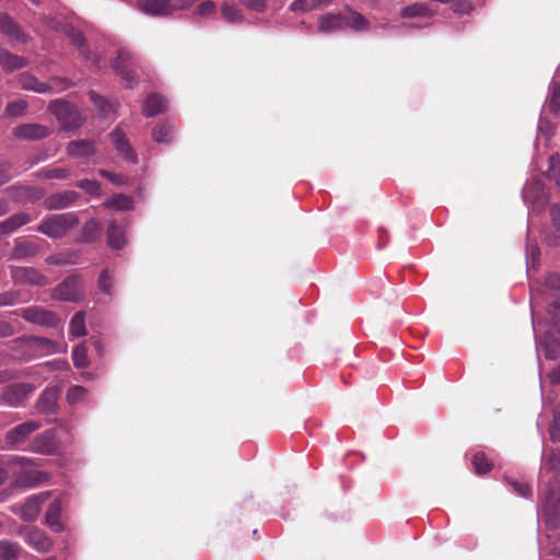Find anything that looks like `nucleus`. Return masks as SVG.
<instances>
[{"label":"nucleus","mask_w":560,"mask_h":560,"mask_svg":"<svg viewBox=\"0 0 560 560\" xmlns=\"http://www.w3.org/2000/svg\"><path fill=\"white\" fill-rule=\"evenodd\" d=\"M100 175L115 185H122L127 183V177L122 174H116L109 171L101 170Z\"/></svg>","instance_id":"54"},{"label":"nucleus","mask_w":560,"mask_h":560,"mask_svg":"<svg viewBox=\"0 0 560 560\" xmlns=\"http://www.w3.org/2000/svg\"><path fill=\"white\" fill-rule=\"evenodd\" d=\"M31 201H37L44 197V190L37 187H24L21 188Z\"/></svg>","instance_id":"59"},{"label":"nucleus","mask_w":560,"mask_h":560,"mask_svg":"<svg viewBox=\"0 0 560 560\" xmlns=\"http://www.w3.org/2000/svg\"><path fill=\"white\" fill-rule=\"evenodd\" d=\"M550 439L560 442V417L556 418L549 429Z\"/></svg>","instance_id":"62"},{"label":"nucleus","mask_w":560,"mask_h":560,"mask_svg":"<svg viewBox=\"0 0 560 560\" xmlns=\"http://www.w3.org/2000/svg\"><path fill=\"white\" fill-rule=\"evenodd\" d=\"M79 198V192L74 190H63L45 197L43 206L48 211L62 210L73 206Z\"/></svg>","instance_id":"13"},{"label":"nucleus","mask_w":560,"mask_h":560,"mask_svg":"<svg viewBox=\"0 0 560 560\" xmlns=\"http://www.w3.org/2000/svg\"><path fill=\"white\" fill-rule=\"evenodd\" d=\"M52 299L62 302L78 303L85 299V289L79 273L69 275L51 293Z\"/></svg>","instance_id":"3"},{"label":"nucleus","mask_w":560,"mask_h":560,"mask_svg":"<svg viewBox=\"0 0 560 560\" xmlns=\"http://www.w3.org/2000/svg\"><path fill=\"white\" fill-rule=\"evenodd\" d=\"M332 0H295L291 4L290 9L292 11H310L314 9H318L320 7L327 5Z\"/></svg>","instance_id":"42"},{"label":"nucleus","mask_w":560,"mask_h":560,"mask_svg":"<svg viewBox=\"0 0 560 560\" xmlns=\"http://www.w3.org/2000/svg\"><path fill=\"white\" fill-rule=\"evenodd\" d=\"M31 324L44 326L47 328H56L60 324L57 313L49 311L43 306L33 305L13 312Z\"/></svg>","instance_id":"6"},{"label":"nucleus","mask_w":560,"mask_h":560,"mask_svg":"<svg viewBox=\"0 0 560 560\" xmlns=\"http://www.w3.org/2000/svg\"><path fill=\"white\" fill-rule=\"evenodd\" d=\"M67 153L72 158H86L95 153V142L89 139L73 140L67 144Z\"/></svg>","instance_id":"22"},{"label":"nucleus","mask_w":560,"mask_h":560,"mask_svg":"<svg viewBox=\"0 0 560 560\" xmlns=\"http://www.w3.org/2000/svg\"><path fill=\"white\" fill-rule=\"evenodd\" d=\"M14 335V327L5 320L0 319V338H7Z\"/></svg>","instance_id":"63"},{"label":"nucleus","mask_w":560,"mask_h":560,"mask_svg":"<svg viewBox=\"0 0 560 560\" xmlns=\"http://www.w3.org/2000/svg\"><path fill=\"white\" fill-rule=\"evenodd\" d=\"M35 390V386L31 383H14L3 387L1 399L5 405L11 407H19L31 396Z\"/></svg>","instance_id":"9"},{"label":"nucleus","mask_w":560,"mask_h":560,"mask_svg":"<svg viewBox=\"0 0 560 560\" xmlns=\"http://www.w3.org/2000/svg\"><path fill=\"white\" fill-rule=\"evenodd\" d=\"M175 133V128L170 122H162L156 125L152 130V138L158 143H171Z\"/></svg>","instance_id":"32"},{"label":"nucleus","mask_w":560,"mask_h":560,"mask_svg":"<svg viewBox=\"0 0 560 560\" xmlns=\"http://www.w3.org/2000/svg\"><path fill=\"white\" fill-rule=\"evenodd\" d=\"M343 28L342 15L325 14L319 18L318 30L320 33H332Z\"/></svg>","instance_id":"30"},{"label":"nucleus","mask_w":560,"mask_h":560,"mask_svg":"<svg viewBox=\"0 0 560 560\" xmlns=\"http://www.w3.org/2000/svg\"><path fill=\"white\" fill-rule=\"evenodd\" d=\"M86 394V389L82 386H72L68 389L67 400L71 404L81 400Z\"/></svg>","instance_id":"53"},{"label":"nucleus","mask_w":560,"mask_h":560,"mask_svg":"<svg viewBox=\"0 0 560 560\" xmlns=\"http://www.w3.org/2000/svg\"><path fill=\"white\" fill-rule=\"evenodd\" d=\"M109 138L112 140V143L115 148V150L118 152V154L128 163L137 164L138 158L137 153L132 149L129 140L126 138L122 130L117 127L115 128L110 133Z\"/></svg>","instance_id":"15"},{"label":"nucleus","mask_w":560,"mask_h":560,"mask_svg":"<svg viewBox=\"0 0 560 560\" xmlns=\"http://www.w3.org/2000/svg\"><path fill=\"white\" fill-rule=\"evenodd\" d=\"M214 10L215 5L212 1H203L197 8L198 14L202 16L212 14Z\"/></svg>","instance_id":"61"},{"label":"nucleus","mask_w":560,"mask_h":560,"mask_svg":"<svg viewBox=\"0 0 560 560\" xmlns=\"http://www.w3.org/2000/svg\"><path fill=\"white\" fill-rule=\"evenodd\" d=\"M243 5L256 12H264L267 9L268 0H241Z\"/></svg>","instance_id":"55"},{"label":"nucleus","mask_w":560,"mask_h":560,"mask_svg":"<svg viewBox=\"0 0 560 560\" xmlns=\"http://www.w3.org/2000/svg\"><path fill=\"white\" fill-rule=\"evenodd\" d=\"M542 509L547 515V522L557 526L560 518V481L555 476L548 481L547 489L541 494Z\"/></svg>","instance_id":"5"},{"label":"nucleus","mask_w":560,"mask_h":560,"mask_svg":"<svg viewBox=\"0 0 560 560\" xmlns=\"http://www.w3.org/2000/svg\"><path fill=\"white\" fill-rule=\"evenodd\" d=\"M27 65L28 60L25 57L14 55L0 45V66L5 72H13Z\"/></svg>","instance_id":"21"},{"label":"nucleus","mask_w":560,"mask_h":560,"mask_svg":"<svg viewBox=\"0 0 560 560\" xmlns=\"http://www.w3.org/2000/svg\"><path fill=\"white\" fill-rule=\"evenodd\" d=\"M545 285L555 291H560V275L550 273L545 281Z\"/></svg>","instance_id":"60"},{"label":"nucleus","mask_w":560,"mask_h":560,"mask_svg":"<svg viewBox=\"0 0 560 560\" xmlns=\"http://www.w3.org/2000/svg\"><path fill=\"white\" fill-rule=\"evenodd\" d=\"M45 261L48 265H55V266H66V265L74 264V260L71 258L70 254L49 255L46 257Z\"/></svg>","instance_id":"51"},{"label":"nucleus","mask_w":560,"mask_h":560,"mask_svg":"<svg viewBox=\"0 0 560 560\" xmlns=\"http://www.w3.org/2000/svg\"><path fill=\"white\" fill-rule=\"evenodd\" d=\"M42 428V422L28 420L10 429L4 436L7 446L18 448L23 445L30 435Z\"/></svg>","instance_id":"7"},{"label":"nucleus","mask_w":560,"mask_h":560,"mask_svg":"<svg viewBox=\"0 0 560 560\" xmlns=\"http://www.w3.org/2000/svg\"><path fill=\"white\" fill-rule=\"evenodd\" d=\"M550 113L560 112V82L552 79L549 85V92L545 105Z\"/></svg>","instance_id":"33"},{"label":"nucleus","mask_w":560,"mask_h":560,"mask_svg":"<svg viewBox=\"0 0 560 560\" xmlns=\"http://www.w3.org/2000/svg\"><path fill=\"white\" fill-rule=\"evenodd\" d=\"M12 135L19 140L36 141L47 138L50 135V129L40 124H22L13 128Z\"/></svg>","instance_id":"14"},{"label":"nucleus","mask_w":560,"mask_h":560,"mask_svg":"<svg viewBox=\"0 0 560 560\" xmlns=\"http://www.w3.org/2000/svg\"><path fill=\"white\" fill-rule=\"evenodd\" d=\"M101 226L95 219H91L84 223L81 230V240L85 243L95 241L100 235Z\"/></svg>","instance_id":"38"},{"label":"nucleus","mask_w":560,"mask_h":560,"mask_svg":"<svg viewBox=\"0 0 560 560\" xmlns=\"http://www.w3.org/2000/svg\"><path fill=\"white\" fill-rule=\"evenodd\" d=\"M451 8L455 13L464 14L471 10V4L469 0H452Z\"/></svg>","instance_id":"58"},{"label":"nucleus","mask_w":560,"mask_h":560,"mask_svg":"<svg viewBox=\"0 0 560 560\" xmlns=\"http://www.w3.org/2000/svg\"><path fill=\"white\" fill-rule=\"evenodd\" d=\"M21 548L16 542L0 540V560H18Z\"/></svg>","instance_id":"39"},{"label":"nucleus","mask_w":560,"mask_h":560,"mask_svg":"<svg viewBox=\"0 0 560 560\" xmlns=\"http://www.w3.org/2000/svg\"><path fill=\"white\" fill-rule=\"evenodd\" d=\"M541 469L552 471L556 476L560 474V448L552 451L548 458L544 459Z\"/></svg>","instance_id":"45"},{"label":"nucleus","mask_w":560,"mask_h":560,"mask_svg":"<svg viewBox=\"0 0 560 560\" xmlns=\"http://www.w3.org/2000/svg\"><path fill=\"white\" fill-rule=\"evenodd\" d=\"M135 65L133 55L126 49H121L118 51L117 58L114 61V69L117 73L126 81L128 88H133L137 83L136 75L133 71L130 69V66Z\"/></svg>","instance_id":"12"},{"label":"nucleus","mask_w":560,"mask_h":560,"mask_svg":"<svg viewBox=\"0 0 560 560\" xmlns=\"http://www.w3.org/2000/svg\"><path fill=\"white\" fill-rule=\"evenodd\" d=\"M506 482L512 487V489L521 497L528 498L532 494L530 486L521 480H515L511 478H506Z\"/></svg>","instance_id":"48"},{"label":"nucleus","mask_w":560,"mask_h":560,"mask_svg":"<svg viewBox=\"0 0 560 560\" xmlns=\"http://www.w3.org/2000/svg\"><path fill=\"white\" fill-rule=\"evenodd\" d=\"M28 104L25 100L9 102L4 108L3 117L18 118L25 115Z\"/></svg>","instance_id":"37"},{"label":"nucleus","mask_w":560,"mask_h":560,"mask_svg":"<svg viewBox=\"0 0 560 560\" xmlns=\"http://www.w3.org/2000/svg\"><path fill=\"white\" fill-rule=\"evenodd\" d=\"M14 342L32 343L34 346L45 347L47 349L55 347L54 341H51L47 338H44V337H36V336L18 338L14 340Z\"/></svg>","instance_id":"49"},{"label":"nucleus","mask_w":560,"mask_h":560,"mask_svg":"<svg viewBox=\"0 0 560 560\" xmlns=\"http://www.w3.org/2000/svg\"><path fill=\"white\" fill-rule=\"evenodd\" d=\"M79 224L80 219L77 212H65L46 217L36 230L50 238H61Z\"/></svg>","instance_id":"2"},{"label":"nucleus","mask_w":560,"mask_h":560,"mask_svg":"<svg viewBox=\"0 0 560 560\" xmlns=\"http://www.w3.org/2000/svg\"><path fill=\"white\" fill-rule=\"evenodd\" d=\"M77 187L83 189L85 192L91 196H101L102 189L101 184L97 180L92 179H81L77 183Z\"/></svg>","instance_id":"47"},{"label":"nucleus","mask_w":560,"mask_h":560,"mask_svg":"<svg viewBox=\"0 0 560 560\" xmlns=\"http://www.w3.org/2000/svg\"><path fill=\"white\" fill-rule=\"evenodd\" d=\"M38 252L39 245L19 237L14 241V246L9 258L12 260H22L36 256Z\"/></svg>","instance_id":"20"},{"label":"nucleus","mask_w":560,"mask_h":560,"mask_svg":"<svg viewBox=\"0 0 560 560\" xmlns=\"http://www.w3.org/2000/svg\"><path fill=\"white\" fill-rule=\"evenodd\" d=\"M343 27H351L355 31H364L369 26L368 20L357 12H350L347 15H342Z\"/></svg>","instance_id":"36"},{"label":"nucleus","mask_w":560,"mask_h":560,"mask_svg":"<svg viewBox=\"0 0 560 560\" xmlns=\"http://www.w3.org/2000/svg\"><path fill=\"white\" fill-rule=\"evenodd\" d=\"M72 361L78 369H84L89 365L88 349L83 343L78 345L73 349Z\"/></svg>","instance_id":"43"},{"label":"nucleus","mask_w":560,"mask_h":560,"mask_svg":"<svg viewBox=\"0 0 560 560\" xmlns=\"http://www.w3.org/2000/svg\"><path fill=\"white\" fill-rule=\"evenodd\" d=\"M67 36L69 37L71 43L78 47L80 55L82 57H84L85 59H89L90 51L86 47L85 37H84L83 33L74 27H70L67 31Z\"/></svg>","instance_id":"35"},{"label":"nucleus","mask_w":560,"mask_h":560,"mask_svg":"<svg viewBox=\"0 0 560 560\" xmlns=\"http://www.w3.org/2000/svg\"><path fill=\"white\" fill-rule=\"evenodd\" d=\"M30 451L43 455H56L60 451V442L55 429L46 430L36 435L30 444Z\"/></svg>","instance_id":"10"},{"label":"nucleus","mask_w":560,"mask_h":560,"mask_svg":"<svg viewBox=\"0 0 560 560\" xmlns=\"http://www.w3.org/2000/svg\"><path fill=\"white\" fill-rule=\"evenodd\" d=\"M60 515H61V502L60 500L56 499L54 500L45 515V523L55 532H61L62 525L60 523Z\"/></svg>","instance_id":"27"},{"label":"nucleus","mask_w":560,"mask_h":560,"mask_svg":"<svg viewBox=\"0 0 560 560\" xmlns=\"http://www.w3.org/2000/svg\"><path fill=\"white\" fill-rule=\"evenodd\" d=\"M35 175L39 178H47V179H66L71 175L70 170L66 167H55V168H40L38 170Z\"/></svg>","instance_id":"40"},{"label":"nucleus","mask_w":560,"mask_h":560,"mask_svg":"<svg viewBox=\"0 0 560 560\" xmlns=\"http://www.w3.org/2000/svg\"><path fill=\"white\" fill-rule=\"evenodd\" d=\"M538 351L542 352L549 360L560 357V339L547 332L538 342Z\"/></svg>","instance_id":"25"},{"label":"nucleus","mask_w":560,"mask_h":560,"mask_svg":"<svg viewBox=\"0 0 560 560\" xmlns=\"http://www.w3.org/2000/svg\"><path fill=\"white\" fill-rule=\"evenodd\" d=\"M9 269L14 283L34 287L49 284L48 278L33 267L10 266Z\"/></svg>","instance_id":"8"},{"label":"nucleus","mask_w":560,"mask_h":560,"mask_svg":"<svg viewBox=\"0 0 560 560\" xmlns=\"http://www.w3.org/2000/svg\"><path fill=\"white\" fill-rule=\"evenodd\" d=\"M548 177L557 183L560 187V156L552 155L549 159Z\"/></svg>","instance_id":"50"},{"label":"nucleus","mask_w":560,"mask_h":560,"mask_svg":"<svg viewBox=\"0 0 560 560\" xmlns=\"http://www.w3.org/2000/svg\"><path fill=\"white\" fill-rule=\"evenodd\" d=\"M3 464L13 474L14 483L19 487H34L48 479V474L34 469V460L26 456L14 455Z\"/></svg>","instance_id":"1"},{"label":"nucleus","mask_w":560,"mask_h":560,"mask_svg":"<svg viewBox=\"0 0 560 560\" xmlns=\"http://www.w3.org/2000/svg\"><path fill=\"white\" fill-rule=\"evenodd\" d=\"M471 463L477 475H486L490 472L494 466V456L492 452L487 454L483 451H476L472 454Z\"/></svg>","instance_id":"26"},{"label":"nucleus","mask_w":560,"mask_h":560,"mask_svg":"<svg viewBox=\"0 0 560 560\" xmlns=\"http://www.w3.org/2000/svg\"><path fill=\"white\" fill-rule=\"evenodd\" d=\"M32 221L31 214L26 212L14 213L0 222V235H8Z\"/></svg>","instance_id":"23"},{"label":"nucleus","mask_w":560,"mask_h":560,"mask_svg":"<svg viewBox=\"0 0 560 560\" xmlns=\"http://www.w3.org/2000/svg\"><path fill=\"white\" fill-rule=\"evenodd\" d=\"M25 541L38 552H48L52 547L51 539L44 530L36 527L26 530Z\"/></svg>","instance_id":"19"},{"label":"nucleus","mask_w":560,"mask_h":560,"mask_svg":"<svg viewBox=\"0 0 560 560\" xmlns=\"http://www.w3.org/2000/svg\"><path fill=\"white\" fill-rule=\"evenodd\" d=\"M223 18L230 23L241 22L243 19L241 10L233 4L225 3L221 9Z\"/></svg>","instance_id":"46"},{"label":"nucleus","mask_w":560,"mask_h":560,"mask_svg":"<svg viewBox=\"0 0 560 560\" xmlns=\"http://www.w3.org/2000/svg\"><path fill=\"white\" fill-rule=\"evenodd\" d=\"M19 84L23 90L34 91L37 93L51 91V86L49 84L40 82L37 78L28 73H22L19 77Z\"/></svg>","instance_id":"29"},{"label":"nucleus","mask_w":560,"mask_h":560,"mask_svg":"<svg viewBox=\"0 0 560 560\" xmlns=\"http://www.w3.org/2000/svg\"><path fill=\"white\" fill-rule=\"evenodd\" d=\"M20 299V292L15 290H10L7 292L0 293V306H11L14 305Z\"/></svg>","instance_id":"52"},{"label":"nucleus","mask_w":560,"mask_h":560,"mask_svg":"<svg viewBox=\"0 0 560 560\" xmlns=\"http://www.w3.org/2000/svg\"><path fill=\"white\" fill-rule=\"evenodd\" d=\"M60 390L56 386L47 387L36 401V409L44 415H52L58 407Z\"/></svg>","instance_id":"16"},{"label":"nucleus","mask_w":560,"mask_h":560,"mask_svg":"<svg viewBox=\"0 0 560 560\" xmlns=\"http://www.w3.org/2000/svg\"><path fill=\"white\" fill-rule=\"evenodd\" d=\"M553 225L560 230V205H553L550 209Z\"/></svg>","instance_id":"64"},{"label":"nucleus","mask_w":560,"mask_h":560,"mask_svg":"<svg viewBox=\"0 0 560 560\" xmlns=\"http://www.w3.org/2000/svg\"><path fill=\"white\" fill-rule=\"evenodd\" d=\"M167 108V101L158 93H151L148 95L142 113L145 117H154L163 114Z\"/></svg>","instance_id":"24"},{"label":"nucleus","mask_w":560,"mask_h":560,"mask_svg":"<svg viewBox=\"0 0 560 560\" xmlns=\"http://www.w3.org/2000/svg\"><path fill=\"white\" fill-rule=\"evenodd\" d=\"M48 108L65 130L78 129L83 122L78 107L67 101L55 100L50 102Z\"/></svg>","instance_id":"4"},{"label":"nucleus","mask_w":560,"mask_h":560,"mask_svg":"<svg viewBox=\"0 0 560 560\" xmlns=\"http://www.w3.org/2000/svg\"><path fill=\"white\" fill-rule=\"evenodd\" d=\"M548 314L551 317L552 325L555 327L560 326V299L555 301L549 307H548Z\"/></svg>","instance_id":"57"},{"label":"nucleus","mask_w":560,"mask_h":560,"mask_svg":"<svg viewBox=\"0 0 560 560\" xmlns=\"http://www.w3.org/2000/svg\"><path fill=\"white\" fill-rule=\"evenodd\" d=\"M139 9L151 15H167L175 11L174 0H140Z\"/></svg>","instance_id":"18"},{"label":"nucleus","mask_w":560,"mask_h":560,"mask_svg":"<svg viewBox=\"0 0 560 560\" xmlns=\"http://www.w3.org/2000/svg\"><path fill=\"white\" fill-rule=\"evenodd\" d=\"M113 270L105 268L98 277V288L107 295H110L113 292Z\"/></svg>","instance_id":"44"},{"label":"nucleus","mask_w":560,"mask_h":560,"mask_svg":"<svg viewBox=\"0 0 560 560\" xmlns=\"http://www.w3.org/2000/svg\"><path fill=\"white\" fill-rule=\"evenodd\" d=\"M0 33L4 35L11 44H26L31 39L8 13L0 14Z\"/></svg>","instance_id":"11"},{"label":"nucleus","mask_w":560,"mask_h":560,"mask_svg":"<svg viewBox=\"0 0 560 560\" xmlns=\"http://www.w3.org/2000/svg\"><path fill=\"white\" fill-rule=\"evenodd\" d=\"M69 332L74 338L83 337L88 334L86 327H85V312L84 311L77 312L72 316V318L70 320V325H69Z\"/></svg>","instance_id":"34"},{"label":"nucleus","mask_w":560,"mask_h":560,"mask_svg":"<svg viewBox=\"0 0 560 560\" xmlns=\"http://www.w3.org/2000/svg\"><path fill=\"white\" fill-rule=\"evenodd\" d=\"M104 206L116 210H130L132 209V199L127 195L118 194L106 200Z\"/></svg>","instance_id":"41"},{"label":"nucleus","mask_w":560,"mask_h":560,"mask_svg":"<svg viewBox=\"0 0 560 560\" xmlns=\"http://www.w3.org/2000/svg\"><path fill=\"white\" fill-rule=\"evenodd\" d=\"M12 177V164L10 162H0V185L8 183Z\"/></svg>","instance_id":"56"},{"label":"nucleus","mask_w":560,"mask_h":560,"mask_svg":"<svg viewBox=\"0 0 560 560\" xmlns=\"http://www.w3.org/2000/svg\"><path fill=\"white\" fill-rule=\"evenodd\" d=\"M399 15L402 19H412V18H430L432 16V12L429 9L428 4L422 2H416L410 5H407L400 10Z\"/></svg>","instance_id":"31"},{"label":"nucleus","mask_w":560,"mask_h":560,"mask_svg":"<svg viewBox=\"0 0 560 560\" xmlns=\"http://www.w3.org/2000/svg\"><path fill=\"white\" fill-rule=\"evenodd\" d=\"M107 244L114 249H120L126 244L125 233L122 229L116 223V221H110L107 231Z\"/></svg>","instance_id":"28"},{"label":"nucleus","mask_w":560,"mask_h":560,"mask_svg":"<svg viewBox=\"0 0 560 560\" xmlns=\"http://www.w3.org/2000/svg\"><path fill=\"white\" fill-rule=\"evenodd\" d=\"M50 497V492H42L30 497L21 508V517L31 522L37 518L42 504Z\"/></svg>","instance_id":"17"}]
</instances>
